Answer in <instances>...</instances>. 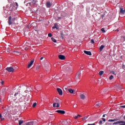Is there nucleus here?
Here are the masks:
<instances>
[{"instance_id": "f257e3e1", "label": "nucleus", "mask_w": 125, "mask_h": 125, "mask_svg": "<svg viewBox=\"0 0 125 125\" xmlns=\"http://www.w3.org/2000/svg\"><path fill=\"white\" fill-rule=\"evenodd\" d=\"M8 23L9 25H12V24H14V21L12 20V17H11V16L9 17Z\"/></svg>"}, {"instance_id": "f03ea898", "label": "nucleus", "mask_w": 125, "mask_h": 125, "mask_svg": "<svg viewBox=\"0 0 125 125\" xmlns=\"http://www.w3.org/2000/svg\"><path fill=\"white\" fill-rule=\"evenodd\" d=\"M6 70L8 72H9V73H13V72H14V68H13V67H7L6 68Z\"/></svg>"}, {"instance_id": "7ed1b4c3", "label": "nucleus", "mask_w": 125, "mask_h": 125, "mask_svg": "<svg viewBox=\"0 0 125 125\" xmlns=\"http://www.w3.org/2000/svg\"><path fill=\"white\" fill-rule=\"evenodd\" d=\"M57 90L59 95H63V91H62V89H61L60 88H58Z\"/></svg>"}, {"instance_id": "20e7f679", "label": "nucleus", "mask_w": 125, "mask_h": 125, "mask_svg": "<svg viewBox=\"0 0 125 125\" xmlns=\"http://www.w3.org/2000/svg\"><path fill=\"white\" fill-rule=\"evenodd\" d=\"M56 113H59V114H61L62 115H64V114L66 113V112L64 110H58L56 111Z\"/></svg>"}, {"instance_id": "39448f33", "label": "nucleus", "mask_w": 125, "mask_h": 125, "mask_svg": "<svg viewBox=\"0 0 125 125\" xmlns=\"http://www.w3.org/2000/svg\"><path fill=\"white\" fill-rule=\"evenodd\" d=\"M34 60H33L30 62L28 64L27 68H30L31 67V66H32V65H33V64H34Z\"/></svg>"}, {"instance_id": "423d86ee", "label": "nucleus", "mask_w": 125, "mask_h": 125, "mask_svg": "<svg viewBox=\"0 0 125 125\" xmlns=\"http://www.w3.org/2000/svg\"><path fill=\"white\" fill-rule=\"evenodd\" d=\"M21 95L20 92H17L14 94V96L16 97L17 98H19V97H21Z\"/></svg>"}, {"instance_id": "0eeeda50", "label": "nucleus", "mask_w": 125, "mask_h": 125, "mask_svg": "<svg viewBox=\"0 0 125 125\" xmlns=\"http://www.w3.org/2000/svg\"><path fill=\"white\" fill-rule=\"evenodd\" d=\"M120 14H125V10H124L123 8H120Z\"/></svg>"}, {"instance_id": "6e6552de", "label": "nucleus", "mask_w": 125, "mask_h": 125, "mask_svg": "<svg viewBox=\"0 0 125 125\" xmlns=\"http://www.w3.org/2000/svg\"><path fill=\"white\" fill-rule=\"evenodd\" d=\"M59 58L61 60H64V59H65V56H64L63 55H59Z\"/></svg>"}, {"instance_id": "1a4fd4ad", "label": "nucleus", "mask_w": 125, "mask_h": 125, "mask_svg": "<svg viewBox=\"0 0 125 125\" xmlns=\"http://www.w3.org/2000/svg\"><path fill=\"white\" fill-rule=\"evenodd\" d=\"M53 107H54V108H55L56 107H57V108H59V107H60V105H59V103L56 104V103H54L53 104Z\"/></svg>"}, {"instance_id": "9d476101", "label": "nucleus", "mask_w": 125, "mask_h": 125, "mask_svg": "<svg viewBox=\"0 0 125 125\" xmlns=\"http://www.w3.org/2000/svg\"><path fill=\"white\" fill-rule=\"evenodd\" d=\"M46 6L47 8H49V7H51V3L50 1H48L46 2Z\"/></svg>"}, {"instance_id": "9b49d317", "label": "nucleus", "mask_w": 125, "mask_h": 125, "mask_svg": "<svg viewBox=\"0 0 125 125\" xmlns=\"http://www.w3.org/2000/svg\"><path fill=\"white\" fill-rule=\"evenodd\" d=\"M65 89L67 90V91L69 92L70 93H73V92H75V90L72 89L65 88Z\"/></svg>"}, {"instance_id": "f8f14e48", "label": "nucleus", "mask_w": 125, "mask_h": 125, "mask_svg": "<svg viewBox=\"0 0 125 125\" xmlns=\"http://www.w3.org/2000/svg\"><path fill=\"white\" fill-rule=\"evenodd\" d=\"M62 125H70V124L67 121H62Z\"/></svg>"}, {"instance_id": "ddd939ff", "label": "nucleus", "mask_w": 125, "mask_h": 125, "mask_svg": "<svg viewBox=\"0 0 125 125\" xmlns=\"http://www.w3.org/2000/svg\"><path fill=\"white\" fill-rule=\"evenodd\" d=\"M84 53H85V54H87V55H90V56L91 55V52L90 51L84 50Z\"/></svg>"}, {"instance_id": "4468645a", "label": "nucleus", "mask_w": 125, "mask_h": 125, "mask_svg": "<svg viewBox=\"0 0 125 125\" xmlns=\"http://www.w3.org/2000/svg\"><path fill=\"white\" fill-rule=\"evenodd\" d=\"M37 3L36 0H31V2L30 3V4L31 5H33V4H36Z\"/></svg>"}, {"instance_id": "2eb2a0df", "label": "nucleus", "mask_w": 125, "mask_h": 125, "mask_svg": "<svg viewBox=\"0 0 125 125\" xmlns=\"http://www.w3.org/2000/svg\"><path fill=\"white\" fill-rule=\"evenodd\" d=\"M80 98L81 99L84 100V99H85V95L83 94H80Z\"/></svg>"}, {"instance_id": "dca6fc26", "label": "nucleus", "mask_w": 125, "mask_h": 125, "mask_svg": "<svg viewBox=\"0 0 125 125\" xmlns=\"http://www.w3.org/2000/svg\"><path fill=\"white\" fill-rule=\"evenodd\" d=\"M57 23H55L54 24V26H53L52 28L53 29H56L57 30H58L59 28L57 27Z\"/></svg>"}, {"instance_id": "f3484780", "label": "nucleus", "mask_w": 125, "mask_h": 125, "mask_svg": "<svg viewBox=\"0 0 125 125\" xmlns=\"http://www.w3.org/2000/svg\"><path fill=\"white\" fill-rule=\"evenodd\" d=\"M104 47L105 46H104V45H102L100 47V51H102V50H103V48H104Z\"/></svg>"}, {"instance_id": "a211bd4d", "label": "nucleus", "mask_w": 125, "mask_h": 125, "mask_svg": "<svg viewBox=\"0 0 125 125\" xmlns=\"http://www.w3.org/2000/svg\"><path fill=\"white\" fill-rule=\"evenodd\" d=\"M101 105H102L101 103H98L97 104H96V107H100V106H101Z\"/></svg>"}, {"instance_id": "6ab92c4d", "label": "nucleus", "mask_w": 125, "mask_h": 125, "mask_svg": "<svg viewBox=\"0 0 125 125\" xmlns=\"http://www.w3.org/2000/svg\"><path fill=\"white\" fill-rule=\"evenodd\" d=\"M116 121H118V119H110L108 120V122H116Z\"/></svg>"}, {"instance_id": "aec40b11", "label": "nucleus", "mask_w": 125, "mask_h": 125, "mask_svg": "<svg viewBox=\"0 0 125 125\" xmlns=\"http://www.w3.org/2000/svg\"><path fill=\"white\" fill-rule=\"evenodd\" d=\"M99 74L100 76H102L103 75V74H104V71H101L99 72Z\"/></svg>"}, {"instance_id": "412c9836", "label": "nucleus", "mask_w": 125, "mask_h": 125, "mask_svg": "<svg viewBox=\"0 0 125 125\" xmlns=\"http://www.w3.org/2000/svg\"><path fill=\"white\" fill-rule=\"evenodd\" d=\"M55 100L56 101V104H59V103H60V101H59V99H55Z\"/></svg>"}, {"instance_id": "4be33fe9", "label": "nucleus", "mask_w": 125, "mask_h": 125, "mask_svg": "<svg viewBox=\"0 0 125 125\" xmlns=\"http://www.w3.org/2000/svg\"><path fill=\"white\" fill-rule=\"evenodd\" d=\"M121 41H122V42H125V36H122L121 37Z\"/></svg>"}, {"instance_id": "5701e85b", "label": "nucleus", "mask_w": 125, "mask_h": 125, "mask_svg": "<svg viewBox=\"0 0 125 125\" xmlns=\"http://www.w3.org/2000/svg\"><path fill=\"white\" fill-rule=\"evenodd\" d=\"M3 116H4V117H6V116H7V111H5L3 113Z\"/></svg>"}, {"instance_id": "b1692460", "label": "nucleus", "mask_w": 125, "mask_h": 125, "mask_svg": "<svg viewBox=\"0 0 125 125\" xmlns=\"http://www.w3.org/2000/svg\"><path fill=\"white\" fill-rule=\"evenodd\" d=\"M51 40H52V42H57V41L56 40V39L54 38H53V37H52V38H51Z\"/></svg>"}, {"instance_id": "393cba45", "label": "nucleus", "mask_w": 125, "mask_h": 125, "mask_svg": "<svg viewBox=\"0 0 125 125\" xmlns=\"http://www.w3.org/2000/svg\"><path fill=\"white\" fill-rule=\"evenodd\" d=\"M23 120H20L19 121V125H22V124H23Z\"/></svg>"}, {"instance_id": "a878e982", "label": "nucleus", "mask_w": 125, "mask_h": 125, "mask_svg": "<svg viewBox=\"0 0 125 125\" xmlns=\"http://www.w3.org/2000/svg\"><path fill=\"white\" fill-rule=\"evenodd\" d=\"M14 54H15V55H18V54H19L20 53V52H19L18 51H14Z\"/></svg>"}, {"instance_id": "bb28decb", "label": "nucleus", "mask_w": 125, "mask_h": 125, "mask_svg": "<svg viewBox=\"0 0 125 125\" xmlns=\"http://www.w3.org/2000/svg\"><path fill=\"white\" fill-rule=\"evenodd\" d=\"M109 80L110 81H112V80H113L114 79V76L113 75H111L109 78Z\"/></svg>"}, {"instance_id": "cd10ccee", "label": "nucleus", "mask_w": 125, "mask_h": 125, "mask_svg": "<svg viewBox=\"0 0 125 125\" xmlns=\"http://www.w3.org/2000/svg\"><path fill=\"white\" fill-rule=\"evenodd\" d=\"M0 118L1 119V121H3V120H4V118L2 117V115L1 114H0Z\"/></svg>"}, {"instance_id": "c85d7f7f", "label": "nucleus", "mask_w": 125, "mask_h": 125, "mask_svg": "<svg viewBox=\"0 0 125 125\" xmlns=\"http://www.w3.org/2000/svg\"><path fill=\"white\" fill-rule=\"evenodd\" d=\"M71 70H72V69L70 66H68L66 68V71H71Z\"/></svg>"}, {"instance_id": "c756f323", "label": "nucleus", "mask_w": 125, "mask_h": 125, "mask_svg": "<svg viewBox=\"0 0 125 125\" xmlns=\"http://www.w3.org/2000/svg\"><path fill=\"white\" fill-rule=\"evenodd\" d=\"M117 90H122V86H119L117 88Z\"/></svg>"}, {"instance_id": "7c9ffc66", "label": "nucleus", "mask_w": 125, "mask_h": 125, "mask_svg": "<svg viewBox=\"0 0 125 125\" xmlns=\"http://www.w3.org/2000/svg\"><path fill=\"white\" fill-rule=\"evenodd\" d=\"M36 106H37V103H34L32 105V107H33V108H35Z\"/></svg>"}, {"instance_id": "2f4dec72", "label": "nucleus", "mask_w": 125, "mask_h": 125, "mask_svg": "<svg viewBox=\"0 0 125 125\" xmlns=\"http://www.w3.org/2000/svg\"><path fill=\"white\" fill-rule=\"evenodd\" d=\"M101 31L102 32V33H105L106 31H105V29H104V28H102L101 29Z\"/></svg>"}, {"instance_id": "473e14b6", "label": "nucleus", "mask_w": 125, "mask_h": 125, "mask_svg": "<svg viewBox=\"0 0 125 125\" xmlns=\"http://www.w3.org/2000/svg\"><path fill=\"white\" fill-rule=\"evenodd\" d=\"M90 42H91V43H92V44H93V43H94V40H93V39H91V41H90Z\"/></svg>"}, {"instance_id": "72a5a7b5", "label": "nucleus", "mask_w": 125, "mask_h": 125, "mask_svg": "<svg viewBox=\"0 0 125 125\" xmlns=\"http://www.w3.org/2000/svg\"><path fill=\"white\" fill-rule=\"evenodd\" d=\"M6 50L7 52H10V49L9 48H7Z\"/></svg>"}, {"instance_id": "f704fd0d", "label": "nucleus", "mask_w": 125, "mask_h": 125, "mask_svg": "<svg viewBox=\"0 0 125 125\" xmlns=\"http://www.w3.org/2000/svg\"><path fill=\"white\" fill-rule=\"evenodd\" d=\"M48 36L49 37V38H51V37H52V34L51 33H49L48 34Z\"/></svg>"}, {"instance_id": "c9c22d12", "label": "nucleus", "mask_w": 125, "mask_h": 125, "mask_svg": "<svg viewBox=\"0 0 125 125\" xmlns=\"http://www.w3.org/2000/svg\"><path fill=\"white\" fill-rule=\"evenodd\" d=\"M16 3V9H17V7H18L19 5H18V3H17V2H15Z\"/></svg>"}, {"instance_id": "e433bc0d", "label": "nucleus", "mask_w": 125, "mask_h": 125, "mask_svg": "<svg viewBox=\"0 0 125 125\" xmlns=\"http://www.w3.org/2000/svg\"><path fill=\"white\" fill-rule=\"evenodd\" d=\"M77 76L78 77H80L81 76V71L78 73L77 74Z\"/></svg>"}, {"instance_id": "4c0bfd02", "label": "nucleus", "mask_w": 125, "mask_h": 125, "mask_svg": "<svg viewBox=\"0 0 125 125\" xmlns=\"http://www.w3.org/2000/svg\"><path fill=\"white\" fill-rule=\"evenodd\" d=\"M87 119V117H84V118H82L83 121H85V120H86Z\"/></svg>"}, {"instance_id": "58836bf2", "label": "nucleus", "mask_w": 125, "mask_h": 125, "mask_svg": "<svg viewBox=\"0 0 125 125\" xmlns=\"http://www.w3.org/2000/svg\"><path fill=\"white\" fill-rule=\"evenodd\" d=\"M0 83H1V85H3V83H4V82L2 81L0 82Z\"/></svg>"}, {"instance_id": "ea45409f", "label": "nucleus", "mask_w": 125, "mask_h": 125, "mask_svg": "<svg viewBox=\"0 0 125 125\" xmlns=\"http://www.w3.org/2000/svg\"><path fill=\"white\" fill-rule=\"evenodd\" d=\"M79 118V117L78 116V115L77 116H75L74 117V119H75V120H78V118Z\"/></svg>"}, {"instance_id": "a19ab883", "label": "nucleus", "mask_w": 125, "mask_h": 125, "mask_svg": "<svg viewBox=\"0 0 125 125\" xmlns=\"http://www.w3.org/2000/svg\"><path fill=\"white\" fill-rule=\"evenodd\" d=\"M102 120L103 121V122H106V119L105 118H103Z\"/></svg>"}, {"instance_id": "79ce46f5", "label": "nucleus", "mask_w": 125, "mask_h": 125, "mask_svg": "<svg viewBox=\"0 0 125 125\" xmlns=\"http://www.w3.org/2000/svg\"><path fill=\"white\" fill-rule=\"evenodd\" d=\"M63 35H61V39H62V40H63V39H64V37H63Z\"/></svg>"}, {"instance_id": "37998d69", "label": "nucleus", "mask_w": 125, "mask_h": 125, "mask_svg": "<svg viewBox=\"0 0 125 125\" xmlns=\"http://www.w3.org/2000/svg\"><path fill=\"white\" fill-rule=\"evenodd\" d=\"M102 123H103V122H102V121H100V122H99V124H100V125H102Z\"/></svg>"}, {"instance_id": "c03bdc74", "label": "nucleus", "mask_w": 125, "mask_h": 125, "mask_svg": "<svg viewBox=\"0 0 125 125\" xmlns=\"http://www.w3.org/2000/svg\"><path fill=\"white\" fill-rule=\"evenodd\" d=\"M74 108H77L78 107V105L77 104H76L75 105H74L73 106Z\"/></svg>"}, {"instance_id": "a18cd8bd", "label": "nucleus", "mask_w": 125, "mask_h": 125, "mask_svg": "<svg viewBox=\"0 0 125 125\" xmlns=\"http://www.w3.org/2000/svg\"><path fill=\"white\" fill-rule=\"evenodd\" d=\"M87 125H95V124L93 123V124H88Z\"/></svg>"}, {"instance_id": "49530a36", "label": "nucleus", "mask_w": 125, "mask_h": 125, "mask_svg": "<svg viewBox=\"0 0 125 125\" xmlns=\"http://www.w3.org/2000/svg\"><path fill=\"white\" fill-rule=\"evenodd\" d=\"M61 36H64V34L63 33V32H62L61 33Z\"/></svg>"}, {"instance_id": "de8ad7c7", "label": "nucleus", "mask_w": 125, "mask_h": 125, "mask_svg": "<svg viewBox=\"0 0 125 125\" xmlns=\"http://www.w3.org/2000/svg\"><path fill=\"white\" fill-rule=\"evenodd\" d=\"M77 116H78V117H79L80 118H82V115H81L80 114H78Z\"/></svg>"}, {"instance_id": "09e8293b", "label": "nucleus", "mask_w": 125, "mask_h": 125, "mask_svg": "<svg viewBox=\"0 0 125 125\" xmlns=\"http://www.w3.org/2000/svg\"><path fill=\"white\" fill-rule=\"evenodd\" d=\"M39 69H40V66H37L36 67V70H39Z\"/></svg>"}, {"instance_id": "8fccbe9b", "label": "nucleus", "mask_w": 125, "mask_h": 125, "mask_svg": "<svg viewBox=\"0 0 125 125\" xmlns=\"http://www.w3.org/2000/svg\"><path fill=\"white\" fill-rule=\"evenodd\" d=\"M16 20V18H14L12 19L13 21H15Z\"/></svg>"}, {"instance_id": "3c124183", "label": "nucleus", "mask_w": 125, "mask_h": 125, "mask_svg": "<svg viewBox=\"0 0 125 125\" xmlns=\"http://www.w3.org/2000/svg\"><path fill=\"white\" fill-rule=\"evenodd\" d=\"M121 108H125V105H122L121 106Z\"/></svg>"}, {"instance_id": "603ef678", "label": "nucleus", "mask_w": 125, "mask_h": 125, "mask_svg": "<svg viewBox=\"0 0 125 125\" xmlns=\"http://www.w3.org/2000/svg\"><path fill=\"white\" fill-rule=\"evenodd\" d=\"M24 49H25V50H28V47H25V48H24Z\"/></svg>"}, {"instance_id": "864d4df0", "label": "nucleus", "mask_w": 125, "mask_h": 125, "mask_svg": "<svg viewBox=\"0 0 125 125\" xmlns=\"http://www.w3.org/2000/svg\"><path fill=\"white\" fill-rule=\"evenodd\" d=\"M42 59H43V57H42L40 58V60H42Z\"/></svg>"}, {"instance_id": "5fc2aeb1", "label": "nucleus", "mask_w": 125, "mask_h": 125, "mask_svg": "<svg viewBox=\"0 0 125 125\" xmlns=\"http://www.w3.org/2000/svg\"><path fill=\"white\" fill-rule=\"evenodd\" d=\"M105 116H106V114H104L103 116V117L105 118Z\"/></svg>"}, {"instance_id": "6e6d98bb", "label": "nucleus", "mask_w": 125, "mask_h": 125, "mask_svg": "<svg viewBox=\"0 0 125 125\" xmlns=\"http://www.w3.org/2000/svg\"><path fill=\"white\" fill-rule=\"evenodd\" d=\"M28 92V90H26L25 91V92H26V93H27Z\"/></svg>"}, {"instance_id": "4d7b16f0", "label": "nucleus", "mask_w": 125, "mask_h": 125, "mask_svg": "<svg viewBox=\"0 0 125 125\" xmlns=\"http://www.w3.org/2000/svg\"><path fill=\"white\" fill-rule=\"evenodd\" d=\"M58 19H61V17H59L58 18Z\"/></svg>"}, {"instance_id": "13d9d810", "label": "nucleus", "mask_w": 125, "mask_h": 125, "mask_svg": "<svg viewBox=\"0 0 125 125\" xmlns=\"http://www.w3.org/2000/svg\"><path fill=\"white\" fill-rule=\"evenodd\" d=\"M102 18L104 17V16H102Z\"/></svg>"}, {"instance_id": "bf43d9fd", "label": "nucleus", "mask_w": 125, "mask_h": 125, "mask_svg": "<svg viewBox=\"0 0 125 125\" xmlns=\"http://www.w3.org/2000/svg\"><path fill=\"white\" fill-rule=\"evenodd\" d=\"M116 31H117V32H119V29H117Z\"/></svg>"}, {"instance_id": "052dcab7", "label": "nucleus", "mask_w": 125, "mask_h": 125, "mask_svg": "<svg viewBox=\"0 0 125 125\" xmlns=\"http://www.w3.org/2000/svg\"><path fill=\"white\" fill-rule=\"evenodd\" d=\"M63 68H66V66L63 67Z\"/></svg>"}, {"instance_id": "680f3d73", "label": "nucleus", "mask_w": 125, "mask_h": 125, "mask_svg": "<svg viewBox=\"0 0 125 125\" xmlns=\"http://www.w3.org/2000/svg\"><path fill=\"white\" fill-rule=\"evenodd\" d=\"M61 49H62V48H63L61 47Z\"/></svg>"}, {"instance_id": "e2e57ef3", "label": "nucleus", "mask_w": 125, "mask_h": 125, "mask_svg": "<svg viewBox=\"0 0 125 125\" xmlns=\"http://www.w3.org/2000/svg\"><path fill=\"white\" fill-rule=\"evenodd\" d=\"M0 100H1V99H0Z\"/></svg>"}]
</instances>
